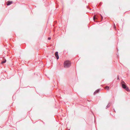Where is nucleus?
Returning a JSON list of instances; mask_svg holds the SVG:
<instances>
[{
	"label": "nucleus",
	"instance_id": "1",
	"mask_svg": "<svg viewBox=\"0 0 130 130\" xmlns=\"http://www.w3.org/2000/svg\"><path fill=\"white\" fill-rule=\"evenodd\" d=\"M71 65V63L69 61L67 60L64 62V67L65 68H68Z\"/></svg>",
	"mask_w": 130,
	"mask_h": 130
},
{
	"label": "nucleus",
	"instance_id": "2",
	"mask_svg": "<svg viewBox=\"0 0 130 130\" xmlns=\"http://www.w3.org/2000/svg\"><path fill=\"white\" fill-rule=\"evenodd\" d=\"M121 84L122 87L123 88L125 89L127 91H130L129 90V89L125 85V83L124 81H122V82Z\"/></svg>",
	"mask_w": 130,
	"mask_h": 130
},
{
	"label": "nucleus",
	"instance_id": "3",
	"mask_svg": "<svg viewBox=\"0 0 130 130\" xmlns=\"http://www.w3.org/2000/svg\"><path fill=\"white\" fill-rule=\"evenodd\" d=\"M55 55L57 59H58L59 58V57L58 55V52H56L55 53Z\"/></svg>",
	"mask_w": 130,
	"mask_h": 130
},
{
	"label": "nucleus",
	"instance_id": "4",
	"mask_svg": "<svg viewBox=\"0 0 130 130\" xmlns=\"http://www.w3.org/2000/svg\"><path fill=\"white\" fill-rule=\"evenodd\" d=\"M12 1H8L7 2V5H9L11 4H12Z\"/></svg>",
	"mask_w": 130,
	"mask_h": 130
},
{
	"label": "nucleus",
	"instance_id": "5",
	"mask_svg": "<svg viewBox=\"0 0 130 130\" xmlns=\"http://www.w3.org/2000/svg\"><path fill=\"white\" fill-rule=\"evenodd\" d=\"M6 59H4L3 60V61H2V62H1V63L3 64V63H5L6 62Z\"/></svg>",
	"mask_w": 130,
	"mask_h": 130
},
{
	"label": "nucleus",
	"instance_id": "6",
	"mask_svg": "<svg viewBox=\"0 0 130 130\" xmlns=\"http://www.w3.org/2000/svg\"><path fill=\"white\" fill-rule=\"evenodd\" d=\"M99 90H97L96 91L94 92V94H95L96 93H98V92H99Z\"/></svg>",
	"mask_w": 130,
	"mask_h": 130
},
{
	"label": "nucleus",
	"instance_id": "7",
	"mask_svg": "<svg viewBox=\"0 0 130 130\" xmlns=\"http://www.w3.org/2000/svg\"><path fill=\"white\" fill-rule=\"evenodd\" d=\"M109 87L108 86H106L105 87V89H107L108 90L109 89Z\"/></svg>",
	"mask_w": 130,
	"mask_h": 130
},
{
	"label": "nucleus",
	"instance_id": "8",
	"mask_svg": "<svg viewBox=\"0 0 130 130\" xmlns=\"http://www.w3.org/2000/svg\"><path fill=\"white\" fill-rule=\"evenodd\" d=\"M95 15H94V16H93V19L94 20L95 19Z\"/></svg>",
	"mask_w": 130,
	"mask_h": 130
},
{
	"label": "nucleus",
	"instance_id": "9",
	"mask_svg": "<svg viewBox=\"0 0 130 130\" xmlns=\"http://www.w3.org/2000/svg\"><path fill=\"white\" fill-rule=\"evenodd\" d=\"M114 28L115 29H116V26L115 25V24H114Z\"/></svg>",
	"mask_w": 130,
	"mask_h": 130
},
{
	"label": "nucleus",
	"instance_id": "10",
	"mask_svg": "<svg viewBox=\"0 0 130 130\" xmlns=\"http://www.w3.org/2000/svg\"><path fill=\"white\" fill-rule=\"evenodd\" d=\"M51 39V38L50 37H49L48 38V39L49 40H50Z\"/></svg>",
	"mask_w": 130,
	"mask_h": 130
},
{
	"label": "nucleus",
	"instance_id": "11",
	"mask_svg": "<svg viewBox=\"0 0 130 130\" xmlns=\"http://www.w3.org/2000/svg\"><path fill=\"white\" fill-rule=\"evenodd\" d=\"M100 15L101 16V17H102V19L103 18V17L102 16L101 14H100Z\"/></svg>",
	"mask_w": 130,
	"mask_h": 130
}]
</instances>
